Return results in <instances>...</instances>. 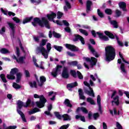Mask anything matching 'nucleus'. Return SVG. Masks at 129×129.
I'll return each instance as SVG.
<instances>
[{
	"label": "nucleus",
	"instance_id": "nucleus-45",
	"mask_svg": "<svg viewBox=\"0 0 129 129\" xmlns=\"http://www.w3.org/2000/svg\"><path fill=\"white\" fill-rule=\"evenodd\" d=\"M13 87L14 88H15V89H20V88H21V86L16 83H13Z\"/></svg>",
	"mask_w": 129,
	"mask_h": 129
},
{
	"label": "nucleus",
	"instance_id": "nucleus-59",
	"mask_svg": "<svg viewBox=\"0 0 129 129\" xmlns=\"http://www.w3.org/2000/svg\"><path fill=\"white\" fill-rule=\"evenodd\" d=\"M17 128V126H10L9 127H4V129H16Z\"/></svg>",
	"mask_w": 129,
	"mask_h": 129
},
{
	"label": "nucleus",
	"instance_id": "nucleus-49",
	"mask_svg": "<svg viewBox=\"0 0 129 129\" xmlns=\"http://www.w3.org/2000/svg\"><path fill=\"white\" fill-rule=\"evenodd\" d=\"M119 56L122 59L123 62H124V63H126L127 64H129L128 61H126L125 60H124V58H123V56H122V55L121 54V53L120 52H119Z\"/></svg>",
	"mask_w": 129,
	"mask_h": 129
},
{
	"label": "nucleus",
	"instance_id": "nucleus-22",
	"mask_svg": "<svg viewBox=\"0 0 129 129\" xmlns=\"http://www.w3.org/2000/svg\"><path fill=\"white\" fill-rule=\"evenodd\" d=\"M119 7L120 9H122V11L125 12L126 11V4L124 2H120L118 4Z\"/></svg>",
	"mask_w": 129,
	"mask_h": 129
},
{
	"label": "nucleus",
	"instance_id": "nucleus-27",
	"mask_svg": "<svg viewBox=\"0 0 129 129\" xmlns=\"http://www.w3.org/2000/svg\"><path fill=\"white\" fill-rule=\"evenodd\" d=\"M79 95L80 99H85V96H84V95H83V91H82V90L81 89H79Z\"/></svg>",
	"mask_w": 129,
	"mask_h": 129
},
{
	"label": "nucleus",
	"instance_id": "nucleus-23",
	"mask_svg": "<svg viewBox=\"0 0 129 129\" xmlns=\"http://www.w3.org/2000/svg\"><path fill=\"white\" fill-rule=\"evenodd\" d=\"M92 5V2L88 1L87 2V13H89L91 11V6Z\"/></svg>",
	"mask_w": 129,
	"mask_h": 129
},
{
	"label": "nucleus",
	"instance_id": "nucleus-1",
	"mask_svg": "<svg viewBox=\"0 0 129 129\" xmlns=\"http://www.w3.org/2000/svg\"><path fill=\"white\" fill-rule=\"evenodd\" d=\"M30 103H31V100L30 99H28L26 102V103L23 102L22 101L19 100L17 102V111L21 117V118L24 122H27V120L26 119V117H25V114H24V113L22 112L21 110H20L23 106L24 107H28L30 105Z\"/></svg>",
	"mask_w": 129,
	"mask_h": 129
},
{
	"label": "nucleus",
	"instance_id": "nucleus-14",
	"mask_svg": "<svg viewBox=\"0 0 129 129\" xmlns=\"http://www.w3.org/2000/svg\"><path fill=\"white\" fill-rule=\"evenodd\" d=\"M8 25H9L10 29H11V38L12 39H14V38H15V24L12 23H10V22H8Z\"/></svg>",
	"mask_w": 129,
	"mask_h": 129
},
{
	"label": "nucleus",
	"instance_id": "nucleus-62",
	"mask_svg": "<svg viewBox=\"0 0 129 129\" xmlns=\"http://www.w3.org/2000/svg\"><path fill=\"white\" fill-rule=\"evenodd\" d=\"M13 21H14V22H15L17 23H20V20L17 17H15L13 18Z\"/></svg>",
	"mask_w": 129,
	"mask_h": 129
},
{
	"label": "nucleus",
	"instance_id": "nucleus-32",
	"mask_svg": "<svg viewBox=\"0 0 129 129\" xmlns=\"http://www.w3.org/2000/svg\"><path fill=\"white\" fill-rule=\"evenodd\" d=\"M82 110V111H83V112H84V113H88V111H87V109H86V108H84V107H78L77 109V112H79V110Z\"/></svg>",
	"mask_w": 129,
	"mask_h": 129
},
{
	"label": "nucleus",
	"instance_id": "nucleus-47",
	"mask_svg": "<svg viewBox=\"0 0 129 129\" xmlns=\"http://www.w3.org/2000/svg\"><path fill=\"white\" fill-rule=\"evenodd\" d=\"M54 48L55 49V50H57V51H58V52H61L62 48L61 46H59L57 45H54Z\"/></svg>",
	"mask_w": 129,
	"mask_h": 129
},
{
	"label": "nucleus",
	"instance_id": "nucleus-57",
	"mask_svg": "<svg viewBox=\"0 0 129 129\" xmlns=\"http://www.w3.org/2000/svg\"><path fill=\"white\" fill-rule=\"evenodd\" d=\"M53 35L55 38H60L61 37L60 34L57 33L56 32H53Z\"/></svg>",
	"mask_w": 129,
	"mask_h": 129
},
{
	"label": "nucleus",
	"instance_id": "nucleus-34",
	"mask_svg": "<svg viewBox=\"0 0 129 129\" xmlns=\"http://www.w3.org/2000/svg\"><path fill=\"white\" fill-rule=\"evenodd\" d=\"M32 20H33L32 17L26 18L24 20H23V24H27V23H29V22H31V21H32Z\"/></svg>",
	"mask_w": 129,
	"mask_h": 129
},
{
	"label": "nucleus",
	"instance_id": "nucleus-3",
	"mask_svg": "<svg viewBox=\"0 0 129 129\" xmlns=\"http://www.w3.org/2000/svg\"><path fill=\"white\" fill-rule=\"evenodd\" d=\"M46 48L47 50L43 46L38 47L36 49V53L37 54L41 53L45 59H48L49 53H50V51H51V49H52V47H51V43H47Z\"/></svg>",
	"mask_w": 129,
	"mask_h": 129
},
{
	"label": "nucleus",
	"instance_id": "nucleus-42",
	"mask_svg": "<svg viewBox=\"0 0 129 129\" xmlns=\"http://www.w3.org/2000/svg\"><path fill=\"white\" fill-rule=\"evenodd\" d=\"M47 41L48 40L47 39H42L41 42L40 43L39 47H43V46H45Z\"/></svg>",
	"mask_w": 129,
	"mask_h": 129
},
{
	"label": "nucleus",
	"instance_id": "nucleus-30",
	"mask_svg": "<svg viewBox=\"0 0 129 129\" xmlns=\"http://www.w3.org/2000/svg\"><path fill=\"white\" fill-rule=\"evenodd\" d=\"M40 111V109L37 108H34L31 111H29L28 112L29 114H34V113H36V112H39Z\"/></svg>",
	"mask_w": 129,
	"mask_h": 129
},
{
	"label": "nucleus",
	"instance_id": "nucleus-44",
	"mask_svg": "<svg viewBox=\"0 0 129 129\" xmlns=\"http://www.w3.org/2000/svg\"><path fill=\"white\" fill-rule=\"evenodd\" d=\"M69 65H72L73 66H77L78 62L77 61H72L68 62Z\"/></svg>",
	"mask_w": 129,
	"mask_h": 129
},
{
	"label": "nucleus",
	"instance_id": "nucleus-24",
	"mask_svg": "<svg viewBox=\"0 0 129 129\" xmlns=\"http://www.w3.org/2000/svg\"><path fill=\"white\" fill-rule=\"evenodd\" d=\"M65 4L67 7L66 6H64L63 9L65 12H67L68 11V9H71V5H70V3L67 0H65Z\"/></svg>",
	"mask_w": 129,
	"mask_h": 129
},
{
	"label": "nucleus",
	"instance_id": "nucleus-50",
	"mask_svg": "<svg viewBox=\"0 0 129 129\" xmlns=\"http://www.w3.org/2000/svg\"><path fill=\"white\" fill-rule=\"evenodd\" d=\"M54 114L57 118H58V119H61V117H62V116L60 115V113H59V112H55Z\"/></svg>",
	"mask_w": 129,
	"mask_h": 129
},
{
	"label": "nucleus",
	"instance_id": "nucleus-7",
	"mask_svg": "<svg viewBox=\"0 0 129 129\" xmlns=\"http://www.w3.org/2000/svg\"><path fill=\"white\" fill-rule=\"evenodd\" d=\"M92 35L95 38L96 37V35H97L100 38V40H102V41H108L109 40V38L105 35H103V33H101L99 32H95L94 30L92 31Z\"/></svg>",
	"mask_w": 129,
	"mask_h": 129
},
{
	"label": "nucleus",
	"instance_id": "nucleus-36",
	"mask_svg": "<svg viewBox=\"0 0 129 129\" xmlns=\"http://www.w3.org/2000/svg\"><path fill=\"white\" fill-rule=\"evenodd\" d=\"M87 102H89V103H90V104H92V105H95V102H94V100H93V99L91 97H89L87 99Z\"/></svg>",
	"mask_w": 129,
	"mask_h": 129
},
{
	"label": "nucleus",
	"instance_id": "nucleus-9",
	"mask_svg": "<svg viewBox=\"0 0 129 129\" xmlns=\"http://www.w3.org/2000/svg\"><path fill=\"white\" fill-rule=\"evenodd\" d=\"M57 17V15L54 13L52 12L51 14L47 15V18L50 22H53V23H56L57 25H59V26H62V22L59 21V20H56L55 22L54 21V19Z\"/></svg>",
	"mask_w": 129,
	"mask_h": 129
},
{
	"label": "nucleus",
	"instance_id": "nucleus-33",
	"mask_svg": "<svg viewBox=\"0 0 129 129\" xmlns=\"http://www.w3.org/2000/svg\"><path fill=\"white\" fill-rule=\"evenodd\" d=\"M114 100L112 101V103H115L116 105H118L119 104V100L118 99V96H116L113 98Z\"/></svg>",
	"mask_w": 129,
	"mask_h": 129
},
{
	"label": "nucleus",
	"instance_id": "nucleus-28",
	"mask_svg": "<svg viewBox=\"0 0 129 129\" xmlns=\"http://www.w3.org/2000/svg\"><path fill=\"white\" fill-rule=\"evenodd\" d=\"M40 83H38V85L39 86H42L43 85V83L46 82V78L44 76H41L40 77Z\"/></svg>",
	"mask_w": 129,
	"mask_h": 129
},
{
	"label": "nucleus",
	"instance_id": "nucleus-53",
	"mask_svg": "<svg viewBox=\"0 0 129 129\" xmlns=\"http://www.w3.org/2000/svg\"><path fill=\"white\" fill-rule=\"evenodd\" d=\"M115 38L116 40H117V42L119 45V46H120L121 47H122L123 46V44L122 42H120L119 40H118V37L117 36H115Z\"/></svg>",
	"mask_w": 129,
	"mask_h": 129
},
{
	"label": "nucleus",
	"instance_id": "nucleus-19",
	"mask_svg": "<svg viewBox=\"0 0 129 129\" xmlns=\"http://www.w3.org/2000/svg\"><path fill=\"white\" fill-rule=\"evenodd\" d=\"M78 84L77 83V82H75V83L69 84L67 85V88L69 89V90L71 91V89L73 88L74 87H76V86H78Z\"/></svg>",
	"mask_w": 129,
	"mask_h": 129
},
{
	"label": "nucleus",
	"instance_id": "nucleus-5",
	"mask_svg": "<svg viewBox=\"0 0 129 129\" xmlns=\"http://www.w3.org/2000/svg\"><path fill=\"white\" fill-rule=\"evenodd\" d=\"M32 25L34 27H37V25H39L40 27H45L47 29H50V25H49V22L45 18H42L40 20L38 18L34 19V22H32Z\"/></svg>",
	"mask_w": 129,
	"mask_h": 129
},
{
	"label": "nucleus",
	"instance_id": "nucleus-52",
	"mask_svg": "<svg viewBox=\"0 0 129 129\" xmlns=\"http://www.w3.org/2000/svg\"><path fill=\"white\" fill-rule=\"evenodd\" d=\"M77 72L79 79H83V76L82 75V74H81L79 71H77Z\"/></svg>",
	"mask_w": 129,
	"mask_h": 129
},
{
	"label": "nucleus",
	"instance_id": "nucleus-61",
	"mask_svg": "<svg viewBox=\"0 0 129 129\" xmlns=\"http://www.w3.org/2000/svg\"><path fill=\"white\" fill-rule=\"evenodd\" d=\"M71 74L73 76V77H76V72H75V71L71 70Z\"/></svg>",
	"mask_w": 129,
	"mask_h": 129
},
{
	"label": "nucleus",
	"instance_id": "nucleus-17",
	"mask_svg": "<svg viewBox=\"0 0 129 129\" xmlns=\"http://www.w3.org/2000/svg\"><path fill=\"white\" fill-rule=\"evenodd\" d=\"M97 103L99 107V111L101 112V98L100 95H98L97 97Z\"/></svg>",
	"mask_w": 129,
	"mask_h": 129
},
{
	"label": "nucleus",
	"instance_id": "nucleus-16",
	"mask_svg": "<svg viewBox=\"0 0 129 129\" xmlns=\"http://www.w3.org/2000/svg\"><path fill=\"white\" fill-rule=\"evenodd\" d=\"M66 47L67 49H69V50H71V51H77V47L73 45L66 44Z\"/></svg>",
	"mask_w": 129,
	"mask_h": 129
},
{
	"label": "nucleus",
	"instance_id": "nucleus-11",
	"mask_svg": "<svg viewBox=\"0 0 129 129\" xmlns=\"http://www.w3.org/2000/svg\"><path fill=\"white\" fill-rule=\"evenodd\" d=\"M84 60L86 61V62H90L91 66L92 67L94 66L96 64V62H97V59L95 57H92L91 59L89 57H84Z\"/></svg>",
	"mask_w": 129,
	"mask_h": 129
},
{
	"label": "nucleus",
	"instance_id": "nucleus-60",
	"mask_svg": "<svg viewBox=\"0 0 129 129\" xmlns=\"http://www.w3.org/2000/svg\"><path fill=\"white\" fill-rule=\"evenodd\" d=\"M69 124L63 125L60 127V129H67L68 127H69Z\"/></svg>",
	"mask_w": 129,
	"mask_h": 129
},
{
	"label": "nucleus",
	"instance_id": "nucleus-2",
	"mask_svg": "<svg viewBox=\"0 0 129 129\" xmlns=\"http://www.w3.org/2000/svg\"><path fill=\"white\" fill-rule=\"evenodd\" d=\"M106 61H112L115 58V50L113 47L107 46L105 48Z\"/></svg>",
	"mask_w": 129,
	"mask_h": 129
},
{
	"label": "nucleus",
	"instance_id": "nucleus-46",
	"mask_svg": "<svg viewBox=\"0 0 129 129\" xmlns=\"http://www.w3.org/2000/svg\"><path fill=\"white\" fill-rule=\"evenodd\" d=\"M105 14H107V15H111L112 14V11L110 9H106L105 10Z\"/></svg>",
	"mask_w": 129,
	"mask_h": 129
},
{
	"label": "nucleus",
	"instance_id": "nucleus-58",
	"mask_svg": "<svg viewBox=\"0 0 129 129\" xmlns=\"http://www.w3.org/2000/svg\"><path fill=\"white\" fill-rule=\"evenodd\" d=\"M33 61L34 62V65L36 67H39V65L38 64V63H37V60L36 59V58H35V57H33Z\"/></svg>",
	"mask_w": 129,
	"mask_h": 129
},
{
	"label": "nucleus",
	"instance_id": "nucleus-56",
	"mask_svg": "<svg viewBox=\"0 0 129 129\" xmlns=\"http://www.w3.org/2000/svg\"><path fill=\"white\" fill-rule=\"evenodd\" d=\"M30 2L32 4H40V3H41V0H30Z\"/></svg>",
	"mask_w": 129,
	"mask_h": 129
},
{
	"label": "nucleus",
	"instance_id": "nucleus-6",
	"mask_svg": "<svg viewBox=\"0 0 129 129\" xmlns=\"http://www.w3.org/2000/svg\"><path fill=\"white\" fill-rule=\"evenodd\" d=\"M33 96L34 98H39L40 101L36 102V104L37 107H39V108H42L45 106V104L47 102V100L45 97H44V95H39L37 94H35Z\"/></svg>",
	"mask_w": 129,
	"mask_h": 129
},
{
	"label": "nucleus",
	"instance_id": "nucleus-29",
	"mask_svg": "<svg viewBox=\"0 0 129 129\" xmlns=\"http://www.w3.org/2000/svg\"><path fill=\"white\" fill-rule=\"evenodd\" d=\"M63 118V120H71V117L68 114H64L61 116Z\"/></svg>",
	"mask_w": 129,
	"mask_h": 129
},
{
	"label": "nucleus",
	"instance_id": "nucleus-26",
	"mask_svg": "<svg viewBox=\"0 0 129 129\" xmlns=\"http://www.w3.org/2000/svg\"><path fill=\"white\" fill-rule=\"evenodd\" d=\"M48 110L49 111H46L44 112V113L45 114H47V115H49V116H52L51 114L50 113V111L52 109V104H49V106L47 107Z\"/></svg>",
	"mask_w": 129,
	"mask_h": 129
},
{
	"label": "nucleus",
	"instance_id": "nucleus-31",
	"mask_svg": "<svg viewBox=\"0 0 129 129\" xmlns=\"http://www.w3.org/2000/svg\"><path fill=\"white\" fill-rule=\"evenodd\" d=\"M104 33L105 34V35H106V36H108L109 38H110L111 39H114V36L109 31H106L104 32Z\"/></svg>",
	"mask_w": 129,
	"mask_h": 129
},
{
	"label": "nucleus",
	"instance_id": "nucleus-13",
	"mask_svg": "<svg viewBox=\"0 0 129 129\" xmlns=\"http://www.w3.org/2000/svg\"><path fill=\"white\" fill-rule=\"evenodd\" d=\"M61 76L62 78L64 79H67L69 78V71H68V68H63L62 72L61 73Z\"/></svg>",
	"mask_w": 129,
	"mask_h": 129
},
{
	"label": "nucleus",
	"instance_id": "nucleus-55",
	"mask_svg": "<svg viewBox=\"0 0 129 129\" xmlns=\"http://www.w3.org/2000/svg\"><path fill=\"white\" fill-rule=\"evenodd\" d=\"M57 16V19H61V18H62V16H63V13H62L60 12H58Z\"/></svg>",
	"mask_w": 129,
	"mask_h": 129
},
{
	"label": "nucleus",
	"instance_id": "nucleus-64",
	"mask_svg": "<svg viewBox=\"0 0 129 129\" xmlns=\"http://www.w3.org/2000/svg\"><path fill=\"white\" fill-rule=\"evenodd\" d=\"M116 15L117 17H120V15H121V12L119 10H116Z\"/></svg>",
	"mask_w": 129,
	"mask_h": 129
},
{
	"label": "nucleus",
	"instance_id": "nucleus-4",
	"mask_svg": "<svg viewBox=\"0 0 129 129\" xmlns=\"http://www.w3.org/2000/svg\"><path fill=\"white\" fill-rule=\"evenodd\" d=\"M91 80H90V84L85 81L84 82V84L85 85V86H87V87H89L90 91L87 90L86 91V93L88 94V95H89L90 96H92L93 97H94V93L93 92V90L90 87L91 86H94V83H93V81H96V77H95V76H93V75H90ZM93 80V81H92Z\"/></svg>",
	"mask_w": 129,
	"mask_h": 129
},
{
	"label": "nucleus",
	"instance_id": "nucleus-51",
	"mask_svg": "<svg viewBox=\"0 0 129 129\" xmlns=\"http://www.w3.org/2000/svg\"><path fill=\"white\" fill-rule=\"evenodd\" d=\"M97 13H98V16L100 18H103V17H104L103 13H102L101 12H100V10H99V9L97 10Z\"/></svg>",
	"mask_w": 129,
	"mask_h": 129
},
{
	"label": "nucleus",
	"instance_id": "nucleus-38",
	"mask_svg": "<svg viewBox=\"0 0 129 129\" xmlns=\"http://www.w3.org/2000/svg\"><path fill=\"white\" fill-rule=\"evenodd\" d=\"M79 118H80L82 121L85 122V117H84V116L78 115H76V119H79Z\"/></svg>",
	"mask_w": 129,
	"mask_h": 129
},
{
	"label": "nucleus",
	"instance_id": "nucleus-35",
	"mask_svg": "<svg viewBox=\"0 0 129 129\" xmlns=\"http://www.w3.org/2000/svg\"><path fill=\"white\" fill-rule=\"evenodd\" d=\"M16 77H17L16 82H17V83H19V82H20V80H21V78L22 77V73H18L16 74Z\"/></svg>",
	"mask_w": 129,
	"mask_h": 129
},
{
	"label": "nucleus",
	"instance_id": "nucleus-43",
	"mask_svg": "<svg viewBox=\"0 0 129 129\" xmlns=\"http://www.w3.org/2000/svg\"><path fill=\"white\" fill-rule=\"evenodd\" d=\"M29 85L32 88H37V83L36 82L29 83Z\"/></svg>",
	"mask_w": 129,
	"mask_h": 129
},
{
	"label": "nucleus",
	"instance_id": "nucleus-39",
	"mask_svg": "<svg viewBox=\"0 0 129 129\" xmlns=\"http://www.w3.org/2000/svg\"><path fill=\"white\" fill-rule=\"evenodd\" d=\"M64 104L69 107H72V104L70 103V101L68 99H66L64 101Z\"/></svg>",
	"mask_w": 129,
	"mask_h": 129
},
{
	"label": "nucleus",
	"instance_id": "nucleus-21",
	"mask_svg": "<svg viewBox=\"0 0 129 129\" xmlns=\"http://www.w3.org/2000/svg\"><path fill=\"white\" fill-rule=\"evenodd\" d=\"M1 12L4 14V15H9V16H13V17H15L16 16V14L12 12H8V11H5L3 8L1 9Z\"/></svg>",
	"mask_w": 129,
	"mask_h": 129
},
{
	"label": "nucleus",
	"instance_id": "nucleus-25",
	"mask_svg": "<svg viewBox=\"0 0 129 129\" xmlns=\"http://www.w3.org/2000/svg\"><path fill=\"white\" fill-rule=\"evenodd\" d=\"M48 96H52V98H50V100L53 101L56 99V93H54L53 91L49 92Z\"/></svg>",
	"mask_w": 129,
	"mask_h": 129
},
{
	"label": "nucleus",
	"instance_id": "nucleus-63",
	"mask_svg": "<svg viewBox=\"0 0 129 129\" xmlns=\"http://www.w3.org/2000/svg\"><path fill=\"white\" fill-rule=\"evenodd\" d=\"M6 32V28L5 27H3L1 30H0V34L1 35H3L4 33Z\"/></svg>",
	"mask_w": 129,
	"mask_h": 129
},
{
	"label": "nucleus",
	"instance_id": "nucleus-41",
	"mask_svg": "<svg viewBox=\"0 0 129 129\" xmlns=\"http://www.w3.org/2000/svg\"><path fill=\"white\" fill-rule=\"evenodd\" d=\"M0 77L2 80V81L4 83H7V79H6V76L5 75V74H2L0 75Z\"/></svg>",
	"mask_w": 129,
	"mask_h": 129
},
{
	"label": "nucleus",
	"instance_id": "nucleus-15",
	"mask_svg": "<svg viewBox=\"0 0 129 129\" xmlns=\"http://www.w3.org/2000/svg\"><path fill=\"white\" fill-rule=\"evenodd\" d=\"M78 40H80V41H81L83 45H84V44H85V41H84V38H83L82 36L79 35H76L75 38L74 39V41L75 42H76V41H78Z\"/></svg>",
	"mask_w": 129,
	"mask_h": 129
},
{
	"label": "nucleus",
	"instance_id": "nucleus-20",
	"mask_svg": "<svg viewBox=\"0 0 129 129\" xmlns=\"http://www.w3.org/2000/svg\"><path fill=\"white\" fill-rule=\"evenodd\" d=\"M108 19L109 21V23L111 24V25H112L114 28H115L116 29L118 28V26H117V22L116 21H111V18L109 16L108 17Z\"/></svg>",
	"mask_w": 129,
	"mask_h": 129
},
{
	"label": "nucleus",
	"instance_id": "nucleus-48",
	"mask_svg": "<svg viewBox=\"0 0 129 129\" xmlns=\"http://www.w3.org/2000/svg\"><path fill=\"white\" fill-rule=\"evenodd\" d=\"M24 59H25V57H21L19 59H17V62L20 63H24Z\"/></svg>",
	"mask_w": 129,
	"mask_h": 129
},
{
	"label": "nucleus",
	"instance_id": "nucleus-10",
	"mask_svg": "<svg viewBox=\"0 0 129 129\" xmlns=\"http://www.w3.org/2000/svg\"><path fill=\"white\" fill-rule=\"evenodd\" d=\"M62 67V66H57L55 69H53L52 72L51 73V75L53 77H56L58 74H60Z\"/></svg>",
	"mask_w": 129,
	"mask_h": 129
},
{
	"label": "nucleus",
	"instance_id": "nucleus-8",
	"mask_svg": "<svg viewBox=\"0 0 129 129\" xmlns=\"http://www.w3.org/2000/svg\"><path fill=\"white\" fill-rule=\"evenodd\" d=\"M18 72H19V69L17 68H13L11 69L10 75H7L8 79H10L11 80H14L16 79V74H18Z\"/></svg>",
	"mask_w": 129,
	"mask_h": 129
},
{
	"label": "nucleus",
	"instance_id": "nucleus-54",
	"mask_svg": "<svg viewBox=\"0 0 129 129\" xmlns=\"http://www.w3.org/2000/svg\"><path fill=\"white\" fill-rule=\"evenodd\" d=\"M115 129H122V126L120 124L118 123V122H116V128Z\"/></svg>",
	"mask_w": 129,
	"mask_h": 129
},
{
	"label": "nucleus",
	"instance_id": "nucleus-12",
	"mask_svg": "<svg viewBox=\"0 0 129 129\" xmlns=\"http://www.w3.org/2000/svg\"><path fill=\"white\" fill-rule=\"evenodd\" d=\"M117 63H118V64H121L120 67V70H121V73L124 74H126L125 66H124V63H121V59L119 58L117 60Z\"/></svg>",
	"mask_w": 129,
	"mask_h": 129
},
{
	"label": "nucleus",
	"instance_id": "nucleus-37",
	"mask_svg": "<svg viewBox=\"0 0 129 129\" xmlns=\"http://www.w3.org/2000/svg\"><path fill=\"white\" fill-rule=\"evenodd\" d=\"M0 53L2 54H9L10 51L6 48H2L0 50Z\"/></svg>",
	"mask_w": 129,
	"mask_h": 129
},
{
	"label": "nucleus",
	"instance_id": "nucleus-18",
	"mask_svg": "<svg viewBox=\"0 0 129 129\" xmlns=\"http://www.w3.org/2000/svg\"><path fill=\"white\" fill-rule=\"evenodd\" d=\"M88 47H89V50H90L92 54H93V55H94V56H95L96 58H98V57H99V55H98V54H97V52H95V50H94V48H93L92 46H91V45L90 44H89Z\"/></svg>",
	"mask_w": 129,
	"mask_h": 129
},
{
	"label": "nucleus",
	"instance_id": "nucleus-40",
	"mask_svg": "<svg viewBox=\"0 0 129 129\" xmlns=\"http://www.w3.org/2000/svg\"><path fill=\"white\" fill-rule=\"evenodd\" d=\"M79 32H80V33H81V34L85 35V36H88V32H87V31H86V30L82 29H79Z\"/></svg>",
	"mask_w": 129,
	"mask_h": 129
}]
</instances>
